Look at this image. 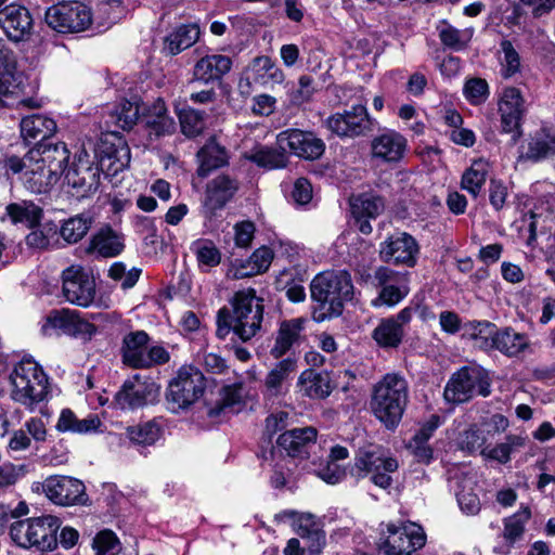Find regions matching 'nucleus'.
<instances>
[{
  "mask_svg": "<svg viewBox=\"0 0 555 555\" xmlns=\"http://www.w3.org/2000/svg\"><path fill=\"white\" fill-rule=\"evenodd\" d=\"M485 441L483 430L470 427L461 435L459 446L470 454L479 453L480 455H486Z\"/></svg>",
  "mask_w": 555,
  "mask_h": 555,
  "instance_id": "bf43d9fd",
  "label": "nucleus"
},
{
  "mask_svg": "<svg viewBox=\"0 0 555 555\" xmlns=\"http://www.w3.org/2000/svg\"><path fill=\"white\" fill-rule=\"evenodd\" d=\"M302 279L296 282L293 269H284L276 279L278 287L285 291L286 297L293 302H301L306 298Z\"/></svg>",
  "mask_w": 555,
  "mask_h": 555,
  "instance_id": "5fc2aeb1",
  "label": "nucleus"
},
{
  "mask_svg": "<svg viewBox=\"0 0 555 555\" xmlns=\"http://www.w3.org/2000/svg\"><path fill=\"white\" fill-rule=\"evenodd\" d=\"M387 535L380 538L379 548L384 555H417L426 543L423 528L411 521L387 525Z\"/></svg>",
  "mask_w": 555,
  "mask_h": 555,
  "instance_id": "6e6552de",
  "label": "nucleus"
},
{
  "mask_svg": "<svg viewBox=\"0 0 555 555\" xmlns=\"http://www.w3.org/2000/svg\"><path fill=\"white\" fill-rule=\"evenodd\" d=\"M420 251L416 240L408 233H398L380 244V258L393 264L414 267Z\"/></svg>",
  "mask_w": 555,
  "mask_h": 555,
  "instance_id": "aec40b11",
  "label": "nucleus"
},
{
  "mask_svg": "<svg viewBox=\"0 0 555 555\" xmlns=\"http://www.w3.org/2000/svg\"><path fill=\"white\" fill-rule=\"evenodd\" d=\"M408 271H396L389 267L375 270L373 282L379 288L378 296L372 300L374 307H393L403 300L410 292Z\"/></svg>",
  "mask_w": 555,
  "mask_h": 555,
  "instance_id": "9b49d317",
  "label": "nucleus"
},
{
  "mask_svg": "<svg viewBox=\"0 0 555 555\" xmlns=\"http://www.w3.org/2000/svg\"><path fill=\"white\" fill-rule=\"evenodd\" d=\"M486 181V162L483 159L475 160L472 166L463 173L462 188L476 196Z\"/></svg>",
  "mask_w": 555,
  "mask_h": 555,
  "instance_id": "3c124183",
  "label": "nucleus"
},
{
  "mask_svg": "<svg viewBox=\"0 0 555 555\" xmlns=\"http://www.w3.org/2000/svg\"><path fill=\"white\" fill-rule=\"evenodd\" d=\"M62 294L66 301L79 307H90L95 298L93 275L80 264H72L62 271Z\"/></svg>",
  "mask_w": 555,
  "mask_h": 555,
  "instance_id": "9d476101",
  "label": "nucleus"
},
{
  "mask_svg": "<svg viewBox=\"0 0 555 555\" xmlns=\"http://www.w3.org/2000/svg\"><path fill=\"white\" fill-rule=\"evenodd\" d=\"M7 214L14 223L21 222L34 228L40 222L42 209L31 202L22 201L8 205Z\"/></svg>",
  "mask_w": 555,
  "mask_h": 555,
  "instance_id": "de8ad7c7",
  "label": "nucleus"
},
{
  "mask_svg": "<svg viewBox=\"0 0 555 555\" xmlns=\"http://www.w3.org/2000/svg\"><path fill=\"white\" fill-rule=\"evenodd\" d=\"M91 218L85 215L70 217L61 227L60 234L67 243H77L88 232Z\"/></svg>",
  "mask_w": 555,
  "mask_h": 555,
  "instance_id": "8fccbe9b",
  "label": "nucleus"
},
{
  "mask_svg": "<svg viewBox=\"0 0 555 555\" xmlns=\"http://www.w3.org/2000/svg\"><path fill=\"white\" fill-rule=\"evenodd\" d=\"M101 166L94 164L91 155L82 150L76 156L72 168L65 172L68 185L79 190L83 195L95 192L100 185Z\"/></svg>",
  "mask_w": 555,
  "mask_h": 555,
  "instance_id": "6ab92c4d",
  "label": "nucleus"
},
{
  "mask_svg": "<svg viewBox=\"0 0 555 555\" xmlns=\"http://www.w3.org/2000/svg\"><path fill=\"white\" fill-rule=\"evenodd\" d=\"M326 128L339 138H358L373 130V121L364 105L351 106L343 113H335L325 120Z\"/></svg>",
  "mask_w": 555,
  "mask_h": 555,
  "instance_id": "ddd939ff",
  "label": "nucleus"
},
{
  "mask_svg": "<svg viewBox=\"0 0 555 555\" xmlns=\"http://www.w3.org/2000/svg\"><path fill=\"white\" fill-rule=\"evenodd\" d=\"M230 308L222 307L217 312L216 335L225 339L232 333L242 343L251 340L261 330L263 321V299L251 287L234 293Z\"/></svg>",
  "mask_w": 555,
  "mask_h": 555,
  "instance_id": "f257e3e1",
  "label": "nucleus"
},
{
  "mask_svg": "<svg viewBox=\"0 0 555 555\" xmlns=\"http://www.w3.org/2000/svg\"><path fill=\"white\" fill-rule=\"evenodd\" d=\"M499 61L501 64V74L504 78H511L520 72V56L508 40L501 42Z\"/></svg>",
  "mask_w": 555,
  "mask_h": 555,
  "instance_id": "603ef678",
  "label": "nucleus"
},
{
  "mask_svg": "<svg viewBox=\"0 0 555 555\" xmlns=\"http://www.w3.org/2000/svg\"><path fill=\"white\" fill-rule=\"evenodd\" d=\"M492 345L503 353L516 356L527 347L528 339L522 334L505 330L492 336Z\"/></svg>",
  "mask_w": 555,
  "mask_h": 555,
  "instance_id": "09e8293b",
  "label": "nucleus"
},
{
  "mask_svg": "<svg viewBox=\"0 0 555 555\" xmlns=\"http://www.w3.org/2000/svg\"><path fill=\"white\" fill-rule=\"evenodd\" d=\"M299 391L312 399H323L331 395L333 388L326 374L305 370L298 377Z\"/></svg>",
  "mask_w": 555,
  "mask_h": 555,
  "instance_id": "ea45409f",
  "label": "nucleus"
},
{
  "mask_svg": "<svg viewBox=\"0 0 555 555\" xmlns=\"http://www.w3.org/2000/svg\"><path fill=\"white\" fill-rule=\"evenodd\" d=\"M59 178L53 175L50 168L38 159H31V165L24 172L23 182L27 190L41 194L57 182Z\"/></svg>",
  "mask_w": 555,
  "mask_h": 555,
  "instance_id": "e433bc0d",
  "label": "nucleus"
},
{
  "mask_svg": "<svg viewBox=\"0 0 555 555\" xmlns=\"http://www.w3.org/2000/svg\"><path fill=\"white\" fill-rule=\"evenodd\" d=\"M159 396V387L150 378L139 375L125 382L116 393L117 404L126 410H134L154 403Z\"/></svg>",
  "mask_w": 555,
  "mask_h": 555,
  "instance_id": "dca6fc26",
  "label": "nucleus"
},
{
  "mask_svg": "<svg viewBox=\"0 0 555 555\" xmlns=\"http://www.w3.org/2000/svg\"><path fill=\"white\" fill-rule=\"evenodd\" d=\"M42 487L47 498L59 505H83L88 501L85 485L76 478L67 476L49 477L44 480Z\"/></svg>",
  "mask_w": 555,
  "mask_h": 555,
  "instance_id": "a211bd4d",
  "label": "nucleus"
},
{
  "mask_svg": "<svg viewBox=\"0 0 555 555\" xmlns=\"http://www.w3.org/2000/svg\"><path fill=\"white\" fill-rule=\"evenodd\" d=\"M192 251L196 255L199 267H216L221 261V254L210 241L198 240L192 244Z\"/></svg>",
  "mask_w": 555,
  "mask_h": 555,
  "instance_id": "6e6d98bb",
  "label": "nucleus"
},
{
  "mask_svg": "<svg viewBox=\"0 0 555 555\" xmlns=\"http://www.w3.org/2000/svg\"><path fill=\"white\" fill-rule=\"evenodd\" d=\"M33 153L37 154L34 159L43 163L59 179L65 172L70 155L63 142L43 144L39 149L33 150Z\"/></svg>",
  "mask_w": 555,
  "mask_h": 555,
  "instance_id": "72a5a7b5",
  "label": "nucleus"
},
{
  "mask_svg": "<svg viewBox=\"0 0 555 555\" xmlns=\"http://www.w3.org/2000/svg\"><path fill=\"white\" fill-rule=\"evenodd\" d=\"M102 421L96 414H89L79 420L69 409L62 410L56 423V429L61 433L87 435L102 431Z\"/></svg>",
  "mask_w": 555,
  "mask_h": 555,
  "instance_id": "473e14b6",
  "label": "nucleus"
},
{
  "mask_svg": "<svg viewBox=\"0 0 555 555\" xmlns=\"http://www.w3.org/2000/svg\"><path fill=\"white\" fill-rule=\"evenodd\" d=\"M520 158L531 162L555 156V134L545 129L537 131L522 147Z\"/></svg>",
  "mask_w": 555,
  "mask_h": 555,
  "instance_id": "4c0bfd02",
  "label": "nucleus"
},
{
  "mask_svg": "<svg viewBox=\"0 0 555 555\" xmlns=\"http://www.w3.org/2000/svg\"><path fill=\"white\" fill-rule=\"evenodd\" d=\"M279 521L291 520L296 532L301 538H308L320 542L323 538L320 531L314 527L313 516L311 514H300L293 509H285L275 515Z\"/></svg>",
  "mask_w": 555,
  "mask_h": 555,
  "instance_id": "c03bdc74",
  "label": "nucleus"
},
{
  "mask_svg": "<svg viewBox=\"0 0 555 555\" xmlns=\"http://www.w3.org/2000/svg\"><path fill=\"white\" fill-rule=\"evenodd\" d=\"M306 323L307 320L304 318L283 320L273 336L270 356L278 360L291 352L294 348L300 346L306 338Z\"/></svg>",
  "mask_w": 555,
  "mask_h": 555,
  "instance_id": "412c9836",
  "label": "nucleus"
},
{
  "mask_svg": "<svg viewBox=\"0 0 555 555\" xmlns=\"http://www.w3.org/2000/svg\"><path fill=\"white\" fill-rule=\"evenodd\" d=\"M147 125L157 137L169 134L175 130V121L167 116L163 102L157 103L155 106V117H150Z\"/></svg>",
  "mask_w": 555,
  "mask_h": 555,
  "instance_id": "0e129e2a",
  "label": "nucleus"
},
{
  "mask_svg": "<svg viewBox=\"0 0 555 555\" xmlns=\"http://www.w3.org/2000/svg\"><path fill=\"white\" fill-rule=\"evenodd\" d=\"M412 308L405 307L396 317L383 319L373 332L375 341L385 348H396L402 341L404 327L412 319Z\"/></svg>",
  "mask_w": 555,
  "mask_h": 555,
  "instance_id": "5701e85b",
  "label": "nucleus"
},
{
  "mask_svg": "<svg viewBox=\"0 0 555 555\" xmlns=\"http://www.w3.org/2000/svg\"><path fill=\"white\" fill-rule=\"evenodd\" d=\"M408 402V382L398 373L385 374L372 388L371 411L387 429L398 427Z\"/></svg>",
  "mask_w": 555,
  "mask_h": 555,
  "instance_id": "20e7f679",
  "label": "nucleus"
},
{
  "mask_svg": "<svg viewBox=\"0 0 555 555\" xmlns=\"http://www.w3.org/2000/svg\"><path fill=\"white\" fill-rule=\"evenodd\" d=\"M179 120L183 134L189 138L198 135L204 129L202 113L193 108H184L179 113Z\"/></svg>",
  "mask_w": 555,
  "mask_h": 555,
  "instance_id": "680f3d73",
  "label": "nucleus"
},
{
  "mask_svg": "<svg viewBox=\"0 0 555 555\" xmlns=\"http://www.w3.org/2000/svg\"><path fill=\"white\" fill-rule=\"evenodd\" d=\"M18 86L16 68L0 67V104L4 105L5 100L17 92Z\"/></svg>",
  "mask_w": 555,
  "mask_h": 555,
  "instance_id": "774afa93",
  "label": "nucleus"
},
{
  "mask_svg": "<svg viewBox=\"0 0 555 555\" xmlns=\"http://www.w3.org/2000/svg\"><path fill=\"white\" fill-rule=\"evenodd\" d=\"M353 285L346 271H324L314 276L310 284L311 299L315 304L312 318L323 322L341 314L344 301L351 298Z\"/></svg>",
  "mask_w": 555,
  "mask_h": 555,
  "instance_id": "f03ea898",
  "label": "nucleus"
},
{
  "mask_svg": "<svg viewBox=\"0 0 555 555\" xmlns=\"http://www.w3.org/2000/svg\"><path fill=\"white\" fill-rule=\"evenodd\" d=\"M139 118V106L130 101H121L107 115V127L116 126L121 130H129Z\"/></svg>",
  "mask_w": 555,
  "mask_h": 555,
  "instance_id": "49530a36",
  "label": "nucleus"
},
{
  "mask_svg": "<svg viewBox=\"0 0 555 555\" xmlns=\"http://www.w3.org/2000/svg\"><path fill=\"white\" fill-rule=\"evenodd\" d=\"M198 168L197 175L199 177H207L212 170L221 168L229 163V156L227 150L216 142L215 139H210L198 152H197Z\"/></svg>",
  "mask_w": 555,
  "mask_h": 555,
  "instance_id": "c9c22d12",
  "label": "nucleus"
},
{
  "mask_svg": "<svg viewBox=\"0 0 555 555\" xmlns=\"http://www.w3.org/2000/svg\"><path fill=\"white\" fill-rule=\"evenodd\" d=\"M531 512L528 506L521 507L516 514L505 520L504 537L511 542L520 538L526 522L530 519Z\"/></svg>",
  "mask_w": 555,
  "mask_h": 555,
  "instance_id": "052dcab7",
  "label": "nucleus"
},
{
  "mask_svg": "<svg viewBox=\"0 0 555 555\" xmlns=\"http://www.w3.org/2000/svg\"><path fill=\"white\" fill-rule=\"evenodd\" d=\"M46 22L59 33H79L91 25L92 14L90 9L81 2L64 1L48 9Z\"/></svg>",
  "mask_w": 555,
  "mask_h": 555,
  "instance_id": "1a4fd4ad",
  "label": "nucleus"
},
{
  "mask_svg": "<svg viewBox=\"0 0 555 555\" xmlns=\"http://www.w3.org/2000/svg\"><path fill=\"white\" fill-rule=\"evenodd\" d=\"M76 312L68 309L53 310L46 318L41 332L46 336L75 333Z\"/></svg>",
  "mask_w": 555,
  "mask_h": 555,
  "instance_id": "79ce46f5",
  "label": "nucleus"
},
{
  "mask_svg": "<svg viewBox=\"0 0 555 555\" xmlns=\"http://www.w3.org/2000/svg\"><path fill=\"white\" fill-rule=\"evenodd\" d=\"M296 369V359L288 357L280 360L264 377V396L268 398H278L285 395L287 392V380Z\"/></svg>",
  "mask_w": 555,
  "mask_h": 555,
  "instance_id": "c756f323",
  "label": "nucleus"
},
{
  "mask_svg": "<svg viewBox=\"0 0 555 555\" xmlns=\"http://www.w3.org/2000/svg\"><path fill=\"white\" fill-rule=\"evenodd\" d=\"M278 145L282 150H289L294 155L314 160L320 158L325 151V143L312 132L299 129H287L276 137Z\"/></svg>",
  "mask_w": 555,
  "mask_h": 555,
  "instance_id": "f3484780",
  "label": "nucleus"
},
{
  "mask_svg": "<svg viewBox=\"0 0 555 555\" xmlns=\"http://www.w3.org/2000/svg\"><path fill=\"white\" fill-rule=\"evenodd\" d=\"M10 397L27 411L35 412L49 400V377L31 357H24L14 364L10 376Z\"/></svg>",
  "mask_w": 555,
  "mask_h": 555,
  "instance_id": "7ed1b4c3",
  "label": "nucleus"
},
{
  "mask_svg": "<svg viewBox=\"0 0 555 555\" xmlns=\"http://www.w3.org/2000/svg\"><path fill=\"white\" fill-rule=\"evenodd\" d=\"M437 30L443 47L455 52L464 50L474 34L472 28L457 29L447 22H441Z\"/></svg>",
  "mask_w": 555,
  "mask_h": 555,
  "instance_id": "a18cd8bd",
  "label": "nucleus"
},
{
  "mask_svg": "<svg viewBox=\"0 0 555 555\" xmlns=\"http://www.w3.org/2000/svg\"><path fill=\"white\" fill-rule=\"evenodd\" d=\"M166 422L163 417L129 426L126 429L128 439L135 446L149 447L155 444L163 436Z\"/></svg>",
  "mask_w": 555,
  "mask_h": 555,
  "instance_id": "f704fd0d",
  "label": "nucleus"
},
{
  "mask_svg": "<svg viewBox=\"0 0 555 555\" xmlns=\"http://www.w3.org/2000/svg\"><path fill=\"white\" fill-rule=\"evenodd\" d=\"M232 68V60L223 54L202 56L193 67V78L204 83L220 81Z\"/></svg>",
  "mask_w": 555,
  "mask_h": 555,
  "instance_id": "c85d7f7f",
  "label": "nucleus"
},
{
  "mask_svg": "<svg viewBox=\"0 0 555 555\" xmlns=\"http://www.w3.org/2000/svg\"><path fill=\"white\" fill-rule=\"evenodd\" d=\"M142 270L139 268H131L127 270L126 264L121 261L114 262L108 269V276L121 283L122 288H131L138 282Z\"/></svg>",
  "mask_w": 555,
  "mask_h": 555,
  "instance_id": "e2e57ef3",
  "label": "nucleus"
},
{
  "mask_svg": "<svg viewBox=\"0 0 555 555\" xmlns=\"http://www.w3.org/2000/svg\"><path fill=\"white\" fill-rule=\"evenodd\" d=\"M199 34L196 24L181 25L166 37L164 50L170 55H177L192 47L198 40Z\"/></svg>",
  "mask_w": 555,
  "mask_h": 555,
  "instance_id": "a19ab883",
  "label": "nucleus"
},
{
  "mask_svg": "<svg viewBox=\"0 0 555 555\" xmlns=\"http://www.w3.org/2000/svg\"><path fill=\"white\" fill-rule=\"evenodd\" d=\"M206 378L202 371L193 365H183L169 382L166 390L168 410L179 413L190 409L204 395Z\"/></svg>",
  "mask_w": 555,
  "mask_h": 555,
  "instance_id": "39448f33",
  "label": "nucleus"
},
{
  "mask_svg": "<svg viewBox=\"0 0 555 555\" xmlns=\"http://www.w3.org/2000/svg\"><path fill=\"white\" fill-rule=\"evenodd\" d=\"M408 149L406 139L395 130H384L371 141V156L383 164H397Z\"/></svg>",
  "mask_w": 555,
  "mask_h": 555,
  "instance_id": "4be33fe9",
  "label": "nucleus"
},
{
  "mask_svg": "<svg viewBox=\"0 0 555 555\" xmlns=\"http://www.w3.org/2000/svg\"><path fill=\"white\" fill-rule=\"evenodd\" d=\"M95 157L106 177L116 176L128 167L130 163V150L127 142L115 134V131L101 138L95 149Z\"/></svg>",
  "mask_w": 555,
  "mask_h": 555,
  "instance_id": "4468645a",
  "label": "nucleus"
},
{
  "mask_svg": "<svg viewBox=\"0 0 555 555\" xmlns=\"http://www.w3.org/2000/svg\"><path fill=\"white\" fill-rule=\"evenodd\" d=\"M21 134L26 141H42L51 137L56 130V122L41 114L24 117L20 124Z\"/></svg>",
  "mask_w": 555,
  "mask_h": 555,
  "instance_id": "58836bf2",
  "label": "nucleus"
},
{
  "mask_svg": "<svg viewBox=\"0 0 555 555\" xmlns=\"http://www.w3.org/2000/svg\"><path fill=\"white\" fill-rule=\"evenodd\" d=\"M61 527V520L52 515L35 517L34 538L31 547L41 552L53 551L57 546L56 532Z\"/></svg>",
  "mask_w": 555,
  "mask_h": 555,
  "instance_id": "2f4dec72",
  "label": "nucleus"
},
{
  "mask_svg": "<svg viewBox=\"0 0 555 555\" xmlns=\"http://www.w3.org/2000/svg\"><path fill=\"white\" fill-rule=\"evenodd\" d=\"M274 254L271 248L261 246L257 248L248 259L234 260L227 271V278L242 280L266 272L273 260Z\"/></svg>",
  "mask_w": 555,
  "mask_h": 555,
  "instance_id": "393cba45",
  "label": "nucleus"
},
{
  "mask_svg": "<svg viewBox=\"0 0 555 555\" xmlns=\"http://www.w3.org/2000/svg\"><path fill=\"white\" fill-rule=\"evenodd\" d=\"M92 546L96 555L116 554L119 552V541L112 530H102L93 539Z\"/></svg>",
  "mask_w": 555,
  "mask_h": 555,
  "instance_id": "338daca9",
  "label": "nucleus"
},
{
  "mask_svg": "<svg viewBox=\"0 0 555 555\" xmlns=\"http://www.w3.org/2000/svg\"><path fill=\"white\" fill-rule=\"evenodd\" d=\"M317 435V429L311 426L294 428L281 434L276 444L289 456L308 457L310 449L315 444Z\"/></svg>",
  "mask_w": 555,
  "mask_h": 555,
  "instance_id": "a878e982",
  "label": "nucleus"
},
{
  "mask_svg": "<svg viewBox=\"0 0 555 555\" xmlns=\"http://www.w3.org/2000/svg\"><path fill=\"white\" fill-rule=\"evenodd\" d=\"M0 26L10 39L20 41L29 34L33 18L26 8L10 4L0 11Z\"/></svg>",
  "mask_w": 555,
  "mask_h": 555,
  "instance_id": "cd10ccee",
  "label": "nucleus"
},
{
  "mask_svg": "<svg viewBox=\"0 0 555 555\" xmlns=\"http://www.w3.org/2000/svg\"><path fill=\"white\" fill-rule=\"evenodd\" d=\"M478 492H482V487L477 485L474 477H464L460 483V490L456 493L457 503L462 512L467 515H476L481 509V503Z\"/></svg>",
  "mask_w": 555,
  "mask_h": 555,
  "instance_id": "37998d69",
  "label": "nucleus"
},
{
  "mask_svg": "<svg viewBox=\"0 0 555 555\" xmlns=\"http://www.w3.org/2000/svg\"><path fill=\"white\" fill-rule=\"evenodd\" d=\"M483 378L485 370L481 366L469 365L460 369L452 374L444 387V400L451 404L464 403L473 398L477 388L479 393L485 396Z\"/></svg>",
  "mask_w": 555,
  "mask_h": 555,
  "instance_id": "f8f14e48",
  "label": "nucleus"
},
{
  "mask_svg": "<svg viewBox=\"0 0 555 555\" xmlns=\"http://www.w3.org/2000/svg\"><path fill=\"white\" fill-rule=\"evenodd\" d=\"M499 112L501 115L502 130L512 135V142L516 143L521 137V118L525 113V100L519 89L507 87L500 95Z\"/></svg>",
  "mask_w": 555,
  "mask_h": 555,
  "instance_id": "2eb2a0df",
  "label": "nucleus"
},
{
  "mask_svg": "<svg viewBox=\"0 0 555 555\" xmlns=\"http://www.w3.org/2000/svg\"><path fill=\"white\" fill-rule=\"evenodd\" d=\"M35 529V517L16 520L10 526V537L18 546L31 547L33 533Z\"/></svg>",
  "mask_w": 555,
  "mask_h": 555,
  "instance_id": "4d7b16f0",
  "label": "nucleus"
},
{
  "mask_svg": "<svg viewBox=\"0 0 555 555\" xmlns=\"http://www.w3.org/2000/svg\"><path fill=\"white\" fill-rule=\"evenodd\" d=\"M384 210V201L382 197L363 193L350 198V211L354 218L358 229L363 234L372 232L370 219L377 218Z\"/></svg>",
  "mask_w": 555,
  "mask_h": 555,
  "instance_id": "b1692460",
  "label": "nucleus"
},
{
  "mask_svg": "<svg viewBox=\"0 0 555 555\" xmlns=\"http://www.w3.org/2000/svg\"><path fill=\"white\" fill-rule=\"evenodd\" d=\"M150 337L144 331L125 335L120 348L122 362L133 369H147L169 361L168 351L162 346H149Z\"/></svg>",
  "mask_w": 555,
  "mask_h": 555,
  "instance_id": "0eeeda50",
  "label": "nucleus"
},
{
  "mask_svg": "<svg viewBox=\"0 0 555 555\" xmlns=\"http://www.w3.org/2000/svg\"><path fill=\"white\" fill-rule=\"evenodd\" d=\"M125 248L124 238L111 228H102L90 240L86 249L88 254L102 258L116 257Z\"/></svg>",
  "mask_w": 555,
  "mask_h": 555,
  "instance_id": "7c9ffc66",
  "label": "nucleus"
},
{
  "mask_svg": "<svg viewBox=\"0 0 555 555\" xmlns=\"http://www.w3.org/2000/svg\"><path fill=\"white\" fill-rule=\"evenodd\" d=\"M247 158L258 166L269 169L282 168L286 165L284 155L270 149H259Z\"/></svg>",
  "mask_w": 555,
  "mask_h": 555,
  "instance_id": "69168bd1",
  "label": "nucleus"
},
{
  "mask_svg": "<svg viewBox=\"0 0 555 555\" xmlns=\"http://www.w3.org/2000/svg\"><path fill=\"white\" fill-rule=\"evenodd\" d=\"M238 181L225 173L209 180L205 189L204 205L210 210L223 208L238 190Z\"/></svg>",
  "mask_w": 555,
  "mask_h": 555,
  "instance_id": "bb28decb",
  "label": "nucleus"
},
{
  "mask_svg": "<svg viewBox=\"0 0 555 555\" xmlns=\"http://www.w3.org/2000/svg\"><path fill=\"white\" fill-rule=\"evenodd\" d=\"M315 92L314 80L308 75H302L298 79V83L293 85L287 90L288 102L293 106H300L312 100Z\"/></svg>",
  "mask_w": 555,
  "mask_h": 555,
  "instance_id": "864d4df0",
  "label": "nucleus"
},
{
  "mask_svg": "<svg viewBox=\"0 0 555 555\" xmlns=\"http://www.w3.org/2000/svg\"><path fill=\"white\" fill-rule=\"evenodd\" d=\"M398 467L395 457L387 455L380 447L369 444L357 452L351 474L358 479L370 477L375 486L388 489L392 485L391 474Z\"/></svg>",
  "mask_w": 555,
  "mask_h": 555,
  "instance_id": "423d86ee",
  "label": "nucleus"
},
{
  "mask_svg": "<svg viewBox=\"0 0 555 555\" xmlns=\"http://www.w3.org/2000/svg\"><path fill=\"white\" fill-rule=\"evenodd\" d=\"M245 397L244 387L242 384H232L224 386L221 391L220 398V410L221 411H231L237 413L243 404Z\"/></svg>",
  "mask_w": 555,
  "mask_h": 555,
  "instance_id": "13d9d810",
  "label": "nucleus"
}]
</instances>
